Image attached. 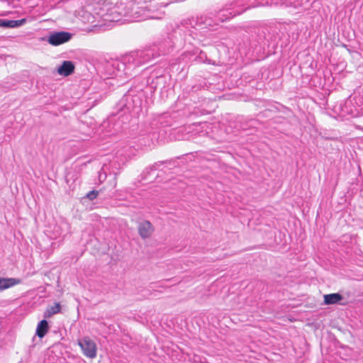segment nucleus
I'll list each match as a JSON object with an SVG mask.
<instances>
[{"label": "nucleus", "mask_w": 363, "mask_h": 363, "mask_svg": "<svg viewBox=\"0 0 363 363\" xmlns=\"http://www.w3.org/2000/svg\"><path fill=\"white\" fill-rule=\"evenodd\" d=\"M3 19L0 18V27L3 28Z\"/></svg>", "instance_id": "obj_12"}, {"label": "nucleus", "mask_w": 363, "mask_h": 363, "mask_svg": "<svg viewBox=\"0 0 363 363\" xmlns=\"http://www.w3.org/2000/svg\"><path fill=\"white\" fill-rule=\"evenodd\" d=\"M138 234L143 239L150 238L154 232V227L149 220H143L138 224Z\"/></svg>", "instance_id": "obj_3"}, {"label": "nucleus", "mask_w": 363, "mask_h": 363, "mask_svg": "<svg viewBox=\"0 0 363 363\" xmlns=\"http://www.w3.org/2000/svg\"><path fill=\"white\" fill-rule=\"evenodd\" d=\"M26 18H22L20 20H7L3 19V28H18L26 23Z\"/></svg>", "instance_id": "obj_8"}, {"label": "nucleus", "mask_w": 363, "mask_h": 363, "mask_svg": "<svg viewBox=\"0 0 363 363\" xmlns=\"http://www.w3.org/2000/svg\"><path fill=\"white\" fill-rule=\"evenodd\" d=\"M99 194V191H96V190H92L91 191H89L87 194H86V198H88L89 200H94V199L96 198V196H98Z\"/></svg>", "instance_id": "obj_10"}, {"label": "nucleus", "mask_w": 363, "mask_h": 363, "mask_svg": "<svg viewBox=\"0 0 363 363\" xmlns=\"http://www.w3.org/2000/svg\"><path fill=\"white\" fill-rule=\"evenodd\" d=\"M60 309H61L60 304L59 303H55L54 306L46 309V311L44 313V317L50 318L52 315L59 313Z\"/></svg>", "instance_id": "obj_9"}, {"label": "nucleus", "mask_w": 363, "mask_h": 363, "mask_svg": "<svg viewBox=\"0 0 363 363\" xmlns=\"http://www.w3.org/2000/svg\"><path fill=\"white\" fill-rule=\"evenodd\" d=\"M163 163H164V162H159L157 163H155L150 169V170H155L158 166H160L161 164H163Z\"/></svg>", "instance_id": "obj_11"}, {"label": "nucleus", "mask_w": 363, "mask_h": 363, "mask_svg": "<svg viewBox=\"0 0 363 363\" xmlns=\"http://www.w3.org/2000/svg\"><path fill=\"white\" fill-rule=\"evenodd\" d=\"M74 71V65L72 61H64L62 64L58 67L57 72L65 77L69 76Z\"/></svg>", "instance_id": "obj_4"}, {"label": "nucleus", "mask_w": 363, "mask_h": 363, "mask_svg": "<svg viewBox=\"0 0 363 363\" xmlns=\"http://www.w3.org/2000/svg\"><path fill=\"white\" fill-rule=\"evenodd\" d=\"M83 354L86 357L94 359L96 357L97 347L96 343L89 337H84L78 340Z\"/></svg>", "instance_id": "obj_1"}, {"label": "nucleus", "mask_w": 363, "mask_h": 363, "mask_svg": "<svg viewBox=\"0 0 363 363\" xmlns=\"http://www.w3.org/2000/svg\"><path fill=\"white\" fill-rule=\"evenodd\" d=\"M72 34L67 31L51 32L48 36L47 41L53 46H58L69 41Z\"/></svg>", "instance_id": "obj_2"}, {"label": "nucleus", "mask_w": 363, "mask_h": 363, "mask_svg": "<svg viewBox=\"0 0 363 363\" xmlns=\"http://www.w3.org/2000/svg\"><path fill=\"white\" fill-rule=\"evenodd\" d=\"M49 330L48 323L46 320H40L37 326L35 334L40 338H43Z\"/></svg>", "instance_id": "obj_6"}, {"label": "nucleus", "mask_w": 363, "mask_h": 363, "mask_svg": "<svg viewBox=\"0 0 363 363\" xmlns=\"http://www.w3.org/2000/svg\"><path fill=\"white\" fill-rule=\"evenodd\" d=\"M343 298L339 293L326 294L324 296V303L326 305L335 304Z\"/></svg>", "instance_id": "obj_7"}, {"label": "nucleus", "mask_w": 363, "mask_h": 363, "mask_svg": "<svg viewBox=\"0 0 363 363\" xmlns=\"http://www.w3.org/2000/svg\"><path fill=\"white\" fill-rule=\"evenodd\" d=\"M21 282L20 279L0 278V291L9 289Z\"/></svg>", "instance_id": "obj_5"}]
</instances>
